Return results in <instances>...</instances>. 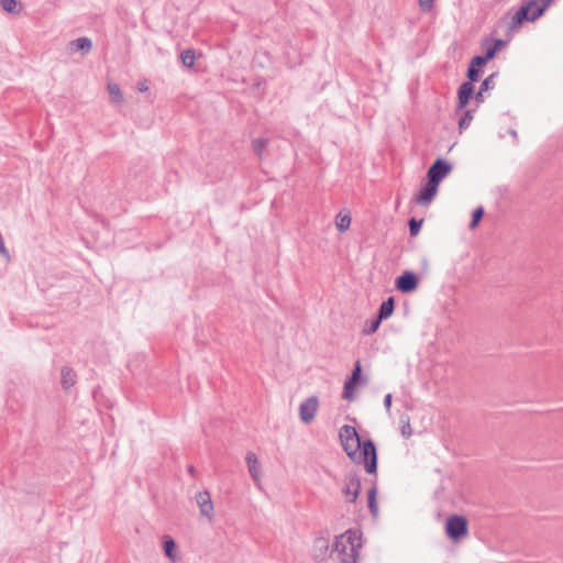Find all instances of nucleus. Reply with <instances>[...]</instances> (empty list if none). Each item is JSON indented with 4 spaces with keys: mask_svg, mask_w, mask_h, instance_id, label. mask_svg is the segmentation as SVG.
I'll use <instances>...</instances> for the list:
<instances>
[{
    "mask_svg": "<svg viewBox=\"0 0 563 563\" xmlns=\"http://www.w3.org/2000/svg\"><path fill=\"white\" fill-rule=\"evenodd\" d=\"M488 60L485 58V56H475L473 57L472 62H471V65L478 68L483 65H485Z\"/></svg>",
    "mask_w": 563,
    "mask_h": 563,
    "instance_id": "32",
    "label": "nucleus"
},
{
    "mask_svg": "<svg viewBox=\"0 0 563 563\" xmlns=\"http://www.w3.org/2000/svg\"><path fill=\"white\" fill-rule=\"evenodd\" d=\"M503 45V41L501 40H497L494 44V46L497 47V49Z\"/></svg>",
    "mask_w": 563,
    "mask_h": 563,
    "instance_id": "40",
    "label": "nucleus"
},
{
    "mask_svg": "<svg viewBox=\"0 0 563 563\" xmlns=\"http://www.w3.org/2000/svg\"><path fill=\"white\" fill-rule=\"evenodd\" d=\"M361 545V533L350 529L336 538L334 551L342 555L341 563H355Z\"/></svg>",
    "mask_w": 563,
    "mask_h": 563,
    "instance_id": "2",
    "label": "nucleus"
},
{
    "mask_svg": "<svg viewBox=\"0 0 563 563\" xmlns=\"http://www.w3.org/2000/svg\"><path fill=\"white\" fill-rule=\"evenodd\" d=\"M376 494H377V489L375 486L372 487L367 493L368 508L373 516H377V514H378V506L376 503Z\"/></svg>",
    "mask_w": 563,
    "mask_h": 563,
    "instance_id": "19",
    "label": "nucleus"
},
{
    "mask_svg": "<svg viewBox=\"0 0 563 563\" xmlns=\"http://www.w3.org/2000/svg\"><path fill=\"white\" fill-rule=\"evenodd\" d=\"M394 308H395L394 298L389 297L387 300L383 301V303L380 305L377 318L380 321L389 318L394 312Z\"/></svg>",
    "mask_w": 563,
    "mask_h": 563,
    "instance_id": "15",
    "label": "nucleus"
},
{
    "mask_svg": "<svg viewBox=\"0 0 563 563\" xmlns=\"http://www.w3.org/2000/svg\"><path fill=\"white\" fill-rule=\"evenodd\" d=\"M0 4H1L2 10L8 13H16L18 12L16 0H0Z\"/></svg>",
    "mask_w": 563,
    "mask_h": 563,
    "instance_id": "23",
    "label": "nucleus"
},
{
    "mask_svg": "<svg viewBox=\"0 0 563 563\" xmlns=\"http://www.w3.org/2000/svg\"><path fill=\"white\" fill-rule=\"evenodd\" d=\"M473 120L472 111L467 110L459 120L460 130L467 129Z\"/></svg>",
    "mask_w": 563,
    "mask_h": 563,
    "instance_id": "26",
    "label": "nucleus"
},
{
    "mask_svg": "<svg viewBox=\"0 0 563 563\" xmlns=\"http://www.w3.org/2000/svg\"><path fill=\"white\" fill-rule=\"evenodd\" d=\"M319 400L316 396H311L302 401L299 406V416L303 423H310L318 411Z\"/></svg>",
    "mask_w": 563,
    "mask_h": 563,
    "instance_id": "7",
    "label": "nucleus"
},
{
    "mask_svg": "<svg viewBox=\"0 0 563 563\" xmlns=\"http://www.w3.org/2000/svg\"><path fill=\"white\" fill-rule=\"evenodd\" d=\"M196 501L199 506L200 515L207 517L209 520H212L214 516V507L209 492L202 490L197 493Z\"/></svg>",
    "mask_w": 563,
    "mask_h": 563,
    "instance_id": "8",
    "label": "nucleus"
},
{
    "mask_svg": "<svg viewBox=\"0 0 563 563\" xmlns=\"http://www.w3.org/2000/svg\"><path fill=\"white\" fill-rule=\"evenodd\" d=\"M108 92L110 95L111 101L113 103L120 104L123 102V95L118 84L109 82L108 84Z\"/></svg>",
    "mask_w": 563,
    "mask_h": 563,
    "instance_id": "17",
    "label": "nucleus"
},
{
    "mask_svg": "<svg viewBox=\"0 0 563 563\" xmlns=\"http://www.w3.org/2000/svg\"><path fill=\"white\" fill-rule=\"evenodd\" d=\"M484 92L485 91H482V89L478 90V92L476 93V101L477 102H483L484 101Z\"/></svg>",
    "mask_w": 563,
    "mask_h": 563,
    "instance_id": "38",
    "label": "nucleus"
},
{
    "mask_svg": "<svg viewBox=\"0 0 563 563\" xmlns=\"http://www.w3.org/2000/svg\"><path fill=\"white\" fill-rule=\"evenodd\" d=\"M352 222L350 213L339 212L335 217V227L340 232H345Z\"/></svg>",
    "mask_w": 563,
    "mask_h": 563,
    "instance_id": "16",
    "label": "nucleus"
},
{
    "mask_svg": "<svg viewBox=\"0 0 563 563\" xmlns=\"http://www.w3.org/2000/svg\"><path fill=\"white\" fill-rule=\"evenodd\" d=\"M60 383L64 389L73 387L76 384V373L70 367H63Z\"/></svg>",
    "mask_w": 563,
    "mask_h": 563,
    "instance_id": "13",
    "label": "nucleus"
},
{
    "mask_svg": "<svg viewBox=\"0 0 563 563\" xmlns=\"http://www.w3.org/2000/svg\"><path fill=\"white\" fill-rule=\"evenodd\" d=\"M69 47L74 51H81L87 54L92 48V42L88 37H78L69 43Z\"/></svg>",
    "mask_w": 563,
    "mask_h": 563,
    "instance_id": "14",
    "label": "nucleus"
},
{
    "mask_svg": "<svg viewBox=\"0 0 563 563\" xmlns=\"http://www.w3.org/2000/svg\"><path fill=\"white\" fill-rule=\"evenodd\" d=\"M400 422L402 423L401 434L405 438H409L412 434V430H411L409 418L408 417L401 418Z\"/></svg>",
    "mask_w": 563,
    "mask_h": 563,
    "instance_id": "29",
    "label": "nucleus"
},
{
    "mask_svg": "<svg viewBox=\"0 0 563 563\" xmlns=\"http://www.w3.org/2000/svg\"><path fill=\"white\" fill-rule=\"evenodd\" d=\"M497 74H492L489 75L488 77H486L484 79V81L482 82L479 89H482V91H487L489 89H493L496 85V81H495V78H496Z\"/></svg>",
    "mask_w": 563,
    "mask_h": 563,
    "instance_id": "27",
    "label": "nucleus"
},
{
    "mask_svg": "<svg viewBox=\"0 0 563 563\" xmlns=\"http://www.w3.org/2000/svg\"><path fill=\"white\" fill-rule=\"evenodd\" d=\"M452 166L442 158H438L428 170V180L439 186L440 181L451 172Z\"/></svg>",
    "mask_w": 563,
    "mask_h": 563,
    "instance_id": "5",
    "label": "nucleus"
},
{
    "mask_svg": "<svg viewBox=\"0 0 563 563\" xmlns=\"http://www.w3.org/2000/svg\"><path fill=\"white\" fill-rule=\"evenodd\" d=\"M396 287L401 292H411L418 287V278L412 272H405L396 279Z\"/></svg>",
    "mask_w": 563,
    "mask_h": 563,
    "instance_id": "9",
    "label": "nucleus"
},
{
    "mask_svg": "<svg viewBox=\"0 0 563 563\" xmlns=\"http://www.w3.org/2000/svg\"><path fill=\"white\" fill-rule=\"evenodd\" d=\"M496 52H497V47L496 46L489 47L486 51V54L484 56H485V58L487 60H489V59H492L495 56Z\"/></svg>",
    "mask_w": 563,
    "mask_h": 563,
    "instance_id": "36",
    "label": "nucleus"
},
{
    "mask_svg": "<svg viewBox=\"0 0 563 563\" xmlns=\"http://www.w3.org/2000/svg\"><path fill=\"white\" fill-rule=\"evenodd\" d=\"M391 399H393V396L391 394H387L384 398V407L386 408V410L389 412L390 411V407H391Z\"/></svg>",
    "mask_w": 563,
    "mask_h": 563,
    "instance_id": "35",
    "label": "nucleus"
},
{
    "mask_svg": "<svg viewBox=\"0 0 563 563\" xmlns=\"http://www.w3.org/2000/svg\"><path fill=\"white\" fill-rule=\"evenodd\" d=\"M266 145H267L266 139H255L252 142L253 150L257 154L258 157H262L263 151L265 150Z\"/></svg>",
    "mask_w": 563,
    "mask_h": 563,
    "instance_id": "24",
    "label": "nucleus"
},
{
    "mask_svg": "<svg viewBox=\"0 0 563 563\" xmlns=\"http://www.w3.org/2000/svg\"><path fill=\"white\" fill-rule=\"evenodd\" d=\"M176 543L172 538H165L164 540V552L165 555L170 559L173 562L177 561V555L175 553Z\"/></svg>",
    "mask_w": 563,
    "mask_h": 563,
    "instance_id": "18",
    "label": "nucleus"
},
{
    "mask_svg": "<svg viewBox=\"0 0 563 563\" xmlns=\"http://www.w3.org/2000/svg\"><path fill=\"white\" fill-rule=\"evenodd\" d=\"M139 90H140L141 92H145V91H147V90H148V86H147L146 81H144V82H140V84H139Z\"/></svg>",
    "mask_w": 563,
    "mask_h": 563,
    "instance_id": "37",
    "label": "nucleus"
},
{
    "mask_svg": "<svg viewBox=\"0 0 563 563\" xmlns=\"http://www.w3.org/2000/svg\"><path fill=\"white\" fill-rule=\"evenodd\" d=\"M249 473L257 486L261 485L262 466L254 452H247L245 456Z\"/></svg>",
    "mask_w": 563,
    "mask_h": 563,
    "instance_id": "11",
    "label": "nucleus"
},
{
    "mask_svg": "<svg viewBox=\"0 0 563 563\" xmlns=\"http://www.w3.org/2000/svg\"><path fill=\"white\" fill-rule=\"evenodd\" d=\"M340 441L347 456L355 463L364 464L367 473L373 474L377 468V453L372 440L361 442L356 429L343 426L339 432Z\"/></svg>",
    "mask_w": 563,
    "mask_h": 563,
    "instance_id": "1",
    "label": "nucleus"
},
{
    "mask_svg": "<svg viewBox=\"0 0 563 563\" xmlns=\"http://www.w3.org/2000/svg\"><path fill=\"white\" fill-rule=\"evenodd\" d=\"M195 472H196L195 467L192 465H189L188 466V473L194 476Z\"/></svg>",
    "mask_w": 563,
    "mask_h": 563,
    "instance_id": "39",
    "label": "nucleus"
},
{
    "mask_svg": "<svg viewBox=\"0 0 563 563\" xmlns=\"http://www.w3.org/2000/svg\"><path fill=\"white\" fill-rule=\"evenodd\" d=\"M380 320L378 318H375V319H372V320H367L364 324V328H363V333L365 335H371L373 334L374 332L377 331V329L379 328V324H380Z\"/></svg>",
    "mask_w": 563,
    "mask_h": 563,
    "instance_id": "21",
    "label": "nucleus"
},
{
    "mask_svg": "<svg viewBox=\"0 0 563 563\" xmlns=\"http://www.w3.org/2000/svg\"><path fill=\"white\" fill-rule=\"evenodd\" d=\"M438 188L439 186L428 180L427 184L422 186L418 195L415 197V201L421 206L430 205L438 192Z\"/></svg>",
    "mask_w": 563,
    "mask_h": 563,
    "instance_id": "10",
    "label": "nucleus"
},
{
    "mask_svg": "<svg viewBox=\"0 0 563 563\" xmlns=\"http://www.w3.org/2000/svg\"><path fill=\"white\" fill-rule=\"evenodd\" d=\"M422 222L423 220L410 219L409 231L411 235H417L419 233Z\"/></svg>",
    "mask_w": 563,
    "mask_h": 563,
    "instance_id": "30",
    "label": "nucleus"
},
{
    "mask_svg": "<svg viewBox=\"0 0 563 563\" xmlns=\"http://www.w3.org/2000/svg\"><path fill=\"white\" fill-rule=\"evenodd\" d=\"M446 534L453 539L459 540L467 533V521L462 516H452L448 518L445 525Z\"/></svg>",
    "mask_w": 563,
    "mask_h": 563,
    "instance_id": "4",
    "label": "nucleus"
},
{
    "mask_svg": "<svg viewBox=\"0 0 563 563\" xmlns=\"http://www.w3.org/2000/svg\"><path fill=\"white\" fill-rule=\"evenodd\" d=\"M180 59L184 66L192 67L195 64L196 55L192 49H185L180 53Z\"/></svg>",
    "mask_w": 563,
    "mask_h": 563,
    "instance_id": "20",
    "label": "nucleus"
},
{
    "mask_svg": "<svg viewBox=\"0 0 563 563\" xmlns=\"http://www.w3.org/2000/svg\"><path fill=\"white\" fill-rule=\"evenodd\" d=\"M361 492V478L356 474L345 477V486L342 490L347 503H355Z\"/></svg>",
    "mask_w": 563,
    "mask_h": 563,
    "instance_id": "6",
    "label": "nucleus"
},
{
    "mask_svg": "<svg viewBox=\"0 0 563 563\" xmlns=\"http://www.w3.org/2000/svg\"><path fill=\"white\" fill-rule=\"evenodd\" d=\"M478 76H479L478 68L470 65L468 70H467V77L470 79L468 82L476 81L478 79Z\"/></svg>",
    "mask_w": 563,
    "mask_h": 563,
    "instance_id": "31",
    "label": "nucleus"
},
{
    "mask_svg": "<svg viewBox=\"0 0 563 563\" xmlns=\"http://www.w3.org/2000/svg\"><path fill=\"white\" fill-rule=\"evenodd\" d=\"M316 547H318L322 552L328 550V541L323 538H319L316 540Z\"/></svg>",
    "mask_w": 563,
    "mask_h": 563,
    "instance_id": "34",
    "label": "nucleus"
},
{
    "mask_svg": "<svg viewBox=\"0 0 563 563\" xmlns=\"http://www.w3.org/2000/svg\"><path fill=\"white\" fill-rule=\"evenodd\" d=\"M419 5L423 12H428L432 9L433 0H418Z\"/></svg>",
    "mask_w": 563,
    "mask_h": 563,
    "instance_id": "33",
    "label": "nucleus"
},
{
    "mask_svg": "<svg viewBox=\"0 0 563 563\" xmlns=\"http://www.w3.org/2000/svg\"><path fill=\"white\" fill-rule=\"evenodd\" d=\"M484 214V208L483 207H478L476 208L474 211H473V214H472V221L470 223V228L471 229H474L477 227L478 222L481 221L482 217Z\"/></svg>",
    "mask_w": 563,
    "mask_h": 563,
    "instance_id": "28",
    "label": "nucleus"
},
{
    "mask_svg": "<svg viewBox=\"0 0 563 563\" xmlns=\"http://www.w3.org/2000/svg\"><path fill=\"white\" fill-rule=\"evenodd\" d=\"M362 379L361 362L356 361L351 377L347 379L350 384L357 385Z\"/></svg>",
    "mask_w": 563,
    "mask_h": 563,
    "instance_id": "22",
    "label": "nucleus"
},
{
    "mask_svg": "<svg viewBox=\"0 0 563 563\" xmlns=\"http://www.w3.org/2000/svg\"><path fill=\"white\" fill-rule=\"evenodd\" d=\"M553 0H528L514 14L511 19V27L520 25L523 21H536L539 19Z\"/></svg>",
    "mask_w": 563,
    "mask_h": 563,
    "instance_id": "3",
    "label": "nucleus"
},
{
    "mask_svg": "<svg viewBox=\"0 0 563 563\" xmlns=\"http://www.w3.org/2000/svg\"><path fill=\"white\" fill-rule=\"evenodd\" d=\"M356 385H353V384H350L347 380L344 383V388H343V394H342V397L345 399V400H354L355 398V395H354V389H355Z\"/></svg>",
    "mask_w": 563,
    "mask_h": 563,
    "instance_id": "25",
    "label": "nucleus"
},
{
    "mask_svg": "<svg viewBox=\"0 0 563 563\" xmlns=\"http://www.w3.org/2000/svg\"><path fill=\"white\" fill-rule=\"evenodd\" d=\"M473 92H474V87H473L472 82H463L460 86L459 91H457V98H459L457 108L459 109H464L466 107Z\"/></svg>",
    "mask_w": 563,
    "mask_h": 563,
    "instance_id": "12",
    "label": "nucleus"
}]
</instances>
